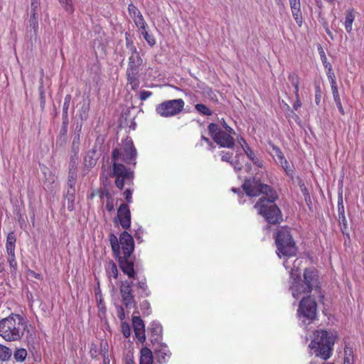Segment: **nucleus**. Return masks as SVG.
I'll return each mask as SVG.
<instances>
[{"label": "nucleus", "mask_w": 364, "mask_h": 364, "mask_svg": "<svg viewBox=\"0 0 364 364\" xmlns=\"http://www.w3.org/2000/svg\"><path fill=\"white\" fill-rule=\"evenodd\" d=\"M242 188L246 195L250 197L265 195V197H262L257 200L254 207L257 209L258 214L262 215L268 223L276 225L283 221L282 211L274 203L278 199V195L273 188L262 183L259 179L252 177L245 179Z\"/></svg>", "instance_id": "1"}, {"label": "nucleus", "mask_w": 364, "mask_h": 364, "mask_svg": "<svg viewBox=\"0 0 364 364\" xmlns=\"http://www.w3.org/2000/svg\"><path fill=\"white\" fill-rule=\"evenodd\" d=\"M26 328L27 321L23 316L11 314L0 321V336L6 341H20Z\"/></svg>", "instance_id": "2"}, {"label": "nucleus", "mask_w": 364, "mask_h": 364, "mask_svg": "<svg viewBox=\"0 0 364 364\" xmlns=\"http://www.w3.org/2000/svg\"><path fill=\"white\" fill-rule=\"evenodd\" d=\"M336 335L333 331L317 330L314 333V338L309 344L311 353L323 360H328L332 355Z\"/></svg>", "instance_id": "3"}, {"label": "nucleus", "mask_w": 364, "mask_h": 364, "mask_svg": "<svg viewBox=\"0 0 364 364\" xmlns=\"http://www.w3.org/2000/svg\"><path fill=\"white\" fill-rule=\"evenodd\" d=\"M120 151L116 148L112 151V169L109 174L111 177L114 178V184L120 190H122L125 183L128 186L134 184V172L125 167L121 163H119Z\"/></svg>", "instance_id": "4"}, {"label": "nucleus", "mask_w": 364, "mask_h": 364, "mask_svg": "<svg viewBox=\"0 0 364 364\" xmlns=\"http://www.w3.org/2000/svg\"><path fill=\"white\" fill-rule=\"evenodd\" d=\"M274 239L277 248V254L279 257L281 255L285 257L296 255L297 248L288 227L282 226L278 228Z\"/></svg>", "instance_id": "5"}, {"label": "nucleus", "mask_w": 364, "mask_h": 364, "mask_svg": "<svg viewBox=\"0 0 364 364\" xmlns=\"http://www.w3.org/2000/svg\"><path fill=\"white\" fill-rule=\"evenodd\" d=\"M306 287L301 291L300 286L294 284L293 287V297L298 299L303 294H308L311 292L314 288L318 287V275L317 270L311 267L306 269L304 272V281Z\"/></svg>", "instance_id": "6"}, {"label": "nucleus", "mask_w": 364, "mask_h": 364, "mask_svg": "<svg viewBox=\"0 0 364 364\" xmlns=\"http://www.w3.org/2000/svg\"><path fill=\"white\" fill-rule=\"evenodd\" d=\"M317 304L311 296L304 297L299 306L297 314L304 325L312 322L316 316Z\"/></svg>", "instance_id": "7"}, {"label": "nucleus", "mask_w": 364, "mask_h": 364, "mask_svg": "<svg viewBox=\"0 0 364 364\" xmlns=\"http://www.w3.org/2000/svg\"><path fill=\"white\" fill-rule=\"evenodd\" d=\"M185 102L182 99L166 100L158 105L156 112L164 117H171L180 114L184 108Z\"/></svg>", "instance_id": "8"}, {"label": "nucleus", "mask_w": 364, "mask_h": 364, "mask_svg": "<svg viewBox=\"0 0 364 364\" xmlns=\"http://www.w3.org/2000/svg\"><path fill=\"white\" fill-rule=\"evenodd\" d=\"M143 60L140 55L129 56L127 68V78L133 90L139 87V73Z\"/></svg>", "instance_id": "9"}, {"label": "nucleus", "mask_w": 364, "mask_h": 364, "mask_svg": "<svg viewBox=\"0 0 364 364\" xmlns=\"http://www.w3.org/2000/svg\"><path fill=\"white\" fill-rule=\"evenodd\" d=\"M119 150L120 151L119 160L121 159L127 164H133L134 166L136 164L137 152L130 137L125 139L123 141L122 149Z\"/></svg>", "instance_id": "10"}, {"label": "nucleus", "mask_w": 364, "mask_h": 364, "mask_svg": "<svg viewBox=\"0 0 364 364\" xmlns=\"http://www.w3.org/2000/svg\"><path fill=\"white\" fill-rule=\"evenodd\" d=\"M132 287H134L132 281H124L122 282L119 287L122 301L127 309H132L136 306Z\"/></svg>", "instance_id": "11"}, {"label": "nucleus", "mask_w": 364, "mask_h": 364, "mask_svg": "<svg viewBox=\"0 0 364 364\" xmlns=\"http://www.w3.org/2000/svg\"><path fill=\"white\" fill-rule=\"evenodd\" d=\"M232 133H235L234 130L230 127H227V132L221 131L220 133L214 137V141L221 147L232 148L235 145V140L231 136Z\"/></svg>", "instance_id": "12"}, {"label": "nucleus", "mask_w": 364, "mask_h": 364, "mask_svg": "<svg viewBox=\"0 0 364 364\" xmlns=\"http://www.w3.org/2000/svg\"><path fill=\"white\" fill-rule=\"evenodd\" d=\"M119 242L124 256L130 257L134 248V242L132 235L127 231H124L119 236Z\"/></svg>", "instance_id": "13"}, {"label": "nucleus", "mask_w": 364, "mask_h": 364, "mask_svg": "<svg viewBox=\"0 0 364 364\" xmlns=\"http://www.w3.org/2000/svg\"><path fill=\"white\" fill-rule=\"evenodd\" d=\"M117 217L122 228L127 230L131 225V212L126 203H122L117 210Z\"/></svg>", "instance_id": "14"}, {"label": "nucleus", "mask_w": 364, "mask_h": 364, "mask_svg": "<svg viewBox=\"0 0 364 364\" xmlns=\"http://www.w3.org/2000/svg\"><path fill=\"white\" fill-rule=\"evenodd\" d=\"M132 325L134 334L140 343H144L146 340L145 325L139 316L132 318Z\"/></svg>", "instance_id": "15"}, {"label": "nucleus", "mask_w": 364, "mask_h": 364, "mask_svg": "<svg viewBox=\"0 0 364 364\" xmlns=\"http://www.w3.org/2000/svg\"><path fill=\"white\" fill-rule=\"evenodd\" d=\"M154 354L157 362L159 364L166 363L171 355L168 347L166 344L161 343L154 350Z\"/></svg>", "instance_id": "16"}, {"label": "nucleus", "mask_w": 364, "mask_h": 364, "mask_svg": "<svg viewBox=\"0 0 364 364\" xmlns=\"http://www.w3.org/2000/svg\"><path fill=\"white\" fill-rule=\"evenodd\" d=\"M119 266L124 274H127L129 278L134 279V264L130 257L123 256L119 259Z\"/></svg>", "instance_id": "17"}, {"label": "nucleus", "mask_w": 364, "mask_h": 364, "mask_svg": "<svg viewBox=\"0 0 364 364\" xmlns=\"http://www.w3.org/2000/svg\"><path fill=\"white\" fill-rule=\"evenodd\" d=\"M291 11L296 23L301 26L303 23L300 0H289Z\"/></svg>", "instance_id": "18"}, {"label": "nucleus", "mask_w": 364, "mask_h": 364, "mask_svg": "<svg viewBox=\"0 0 364 364\" xmlns=\"http://www.w3.org/2000/svg\"><path fill=\"white\" fill-rule=\"evenodd\" d=\"M355 11L353 8L348 9L346 11L344 26L347 33H350L353 30V23L355 18Z\"/></svg>", "instance_id": "19"}, {"label": "nucleus", "mask_w": 364, "mask_h": 364, "mask_svg": "<svg viewBox=\"0 0 364 364\" xmlns=\"http://www.w3.org/2000/svg\"><path fill=\"white\" fill-rule=\"evenodd\" d=\"M82 129V124H77L75 134L73 136L72 146H71V152L78 154L80 144V134Z\"/></svg>", "instance_id": "20"}, {"label": "nucleus", "mask_w": 364, "mask_h": 364, "mask_svg": "<svg viewBox=\"0 0 364 364\" xmlns=\"http://www.w3.org/2000/svg\"><path fill=\"white\" fill-rule=\"evenodd\" d=\"M134 287L136 288L137 294L139 297H146L151 294L146 284V279L139 281L136 284H134Z\"/></svg>", "instance_id": "21"}, {"label": "nucleus", "mask_w": 364, "mask_h": 364, "mask_svg": "<svg viewBox=\"0 0 364 364\" xmlns=\"http://www.w3.org/2000/svg\"><path fill=\"white\" fill-rule=\"evenodd\" d=\"M16 237L14 232L8 234L6 242V249L8 255H15Z\"/></svg>", "instance_id": "22"}, {"label": "nucleus", "mask_w": 364, "mask_h": 364, "mask_svg": "<svg viewBox=\"0 0 364 364\" xmlns=\"http://www.w3.org/2000/svg\"><path fill=\"white\" fill-rule=\"evenodd\" d=\"M242 141L244 144H242V149L246 154L247 156L253 162L254 164L259 167H262V162L255 156L254 151L248 146L246 141L242 139Z\"/></svg>", "instance_id": "23"}, {"label": "nucleus", "mask_w": 364, "mask_h": 364, "mask_svg": "<svg viewBox=\"0 0 364 364\" xmlns=\"http://www.w3.org/2000/svg\"><path fill=\"white\" fill-rule=\"evenodd\" d=\"M149 331L151 333V336L154 340H158L162 336V326L158 321H152L149 327Z\"/></svg>", "instance_id": "24"}, {"label": "nucleus", "mask_w": 364, "mask_h": 364, "mask_svg": "<svg viewBox=\"0 0 364 364\" xmlns=\"http://www.w3.org/2000/svg\"><path fill=\"white\" fill-rule=\"evenodd\" d=\"M290 277L292 279L291 285L290 287V289L291 290V294H293V287L294 284L300 286V290H303L306 287L305 283L299 279V273L298 270L291 269L290 272Z\"/></svg>", "instance_id": "25"}, {"label": "nucleus", "mask_w": 364, "mask_h": 364, "mask_svg": "<svg viewBox=\"0 0 364 364\" xmlns=\"http://www.w3.org/2000/svg\"><path fill=\"white\" fill-rule=\"evenodd\" d=\"M140 364H153V353L146 347L141 350Z\"/></svg>", "instance_id": "26"}, {"label": "nucleus", "mask_w": 364, "mask_h": 364, "mask_svg": "<svg viewBox=\"0 0 364 364\" xmlns=\"http://www.w3.org/2000/svg\"><path fill=\"white\" fill-rule=\"evenodd\" d=\"M75 190H67L64 195L65 199L68 201L67 208L69 211H73L75 208Z\"/></svg>", "instance_id": "27"}, {"label": "nucleus", "mask_w": 364, "mask_h": 364, "mask_svg": "<svg viewBox=\"0 0 364 364\" xmlns=\"http://www.w3.org/2000/svg\"><path fill=\"white\" fill-rule=\"evenodd\" d=\"M95 151L94 149L87 151L84 159V164L85 167L87 168H91L96 164L97 159L95 158Z\"/></svg>", "instance_id": "28"}, {"label": "nucleus", "mask_w": 364, "mask_h": 364, "mask_svg": "<svg viewBox=\"0 0 364 364\" xmlns=\"http://www.w3.org/2000/svg\"><path fill=\"white\" fill-rule=\"evenodd\" d=\"M106 273L109 279L112 277L117 279L118 277V269L116 264L113 261H109L106 267Z\"/></svg>", "instance_id": "29"}, {"label": "nucleus", "mask_w": 364, "mask_h": 364, "mask_svg": "<svg viewBox=\"0 0 364 364\" xmlns=\"http://www.w3.org/2000/svg\"><path fill=\"white\" fill-rule=\"evenodd\" d=\"M331 90H332V94H333L334 102L336 105V107H338V109L339 110V112L342 115H344L345 111H344V109L343 108V106L341 104V98L339 96L338 87L331 88Z\"/></svg>", "instance_id": "30"}, {"label": "nucleus", "mask_w": 364, "mask_h": 364, "mask_svg": "<svg viewBox=\"0 0 364 364\" xmlns=\"http://www.w3.org/2000/svg\"><path fill=\"white\" fill-rule=\"evenodd\" d=\"M71 102V95H67L64 98L63 106V118L68 121V109Z\"/></svg>", "instance_id": "31"}, {"label": "nucleus", "mask_w": 364, "mask_h": 364, "mask_svg": "<svg viewBox=\"0 0 364 364\" xmlns=\"http://www.w3.org/2000/svg\"><path fill=\"white\" fill-rule=\"evenodd\" d=\"M109 242L112 250L115 255H119V240L117 236L112 233L109 235Z\"/></svg>", "instance_id": "32"}, {"label": "nucleus", "mask_w": 364, "mask_h": 364, "mask_svg": "<svg viewBox=\"0 0 364 364\" xmlns=\"http://www.w3.org/2000/svg\"><path fill=\"white\" fill-rule=\"evenodd\" d=\"M11 356V350L8 347L0 344V360L2 361H6L8 360Z\"/></svg>", "instance_id": "33"}, {"label": "nucleus", "mask_w": 364, "mask_h": 364, "mask_svg": "<svg viewBox=\"0 0 364 364\" xmlns=\"http://www.w3.org/2000/svg\"><path fill=\"white\" fill-rule=\"evenodd\" d=\"M61 6L69 14H73L75 11V6L73 0H58Z\"/></svg>", "instance_id": "34"}, {"label": "nucleus", "mask_w": 364, "mask_h": 364, "mask_svg": "<svg viewBox=\"0 0 364 364\" xmlns=\"http://www.w3.org/2000/svg\"><path fill=\"white\" fill-rule=\"evenodd\" d=\"M126 36H128V34L127 33ZM126 47L131 53L130 56L140 55L133 41L128 36H126Z\"/></svg>", "instance_id": "35"}, {"label": "nucleus", "mask_w": 364, "mask_h": 364, "mask_svg": "<svg viewBox=\"0 0 364 364\" xmlns=\"http://www.w3.org/2000/svg\"><path fill=\"white\" fill-rule=\"evenodd\" d=\"M326 75H327L328 79L331 84V87L333 88V87H337L336 75L333 70L332 66L330 68H326Z\"/></svg>", "instance_id": "36"}, {"label": "nucleus", "mask_w": 364, "mask_h": 364, "mask_svg": "<svg viewBox=\"0 0 364 364\" xmlns=\"http://www.w3.org/2000/svg\"><path fill=\"white\" fill-rule=\"evenodd\" d=\"M27 354V350L25 348H20L14 352V357L16 361L23 362Z\"/></svg>", "instance_id": "37"}, {"label": "nucleus", "mask_w": 364, "mask_h": 364, "mask_svg": "<svg viewBox=\"0 0 364 364\" xmlns=\"http://www.w3.org/2000/svg\"><path fill=\"white\" fill-rule=\"evenodd\" d=\"M90 109V104L87 102H84L80 109V117L82 120L87 119L88 112Z\"/></svg>", "instance_id": "38"}, {"label": "nucleus", "mask_w": 364, "mask_h": 364, "mask_svg": "<svg viewBox=\"0 0 364 364\" xmlns=\"http://www.w3.org/2000/svg\"><path fill=\"white\" fill-rule=\"evenodd\" d=\"M104 196L107 197V201L105 205V208L108 212H112L114 209V200L111 196L110 193L108 191L102 193Z\"/></svg>", "instance_id": "39"}, {"label": "nucleus", "mask_w": 364, "mask_h": 364, "mask_svg": "<svg viewBox=\"0 0 364 364\" xmlns=\"http://www.w3.org/2000/svg\"><path fill=\"white\" fill-rule=\"evenodd\" d=\"M195 109L200 114L205 116L212 115V111L205 105L203 104H197L195 106Z\"/></svg>", "instance_id": "40"}, {"label": "nucleus", "mask_w": 364, "mask_h": 364, "mask_svg": "<svg viewBox=\"0 0 364 364\" xmlns=\"http://www.w3.org/2000/svg\"><path fill=\"white\" fill-rule=\"evenodd\" d=\"M136 26L139 29H144V27H148L147 23H146L142 14L138 15L133 19Z\"/></svg>", "instance_id": "41"}, {"label": "nucleus", "mask_w": 364, "mask_h": 364, "mask_svg": "<svg viewBox=\"0 0 364 364\" xmlns=\"http://www.w3.org/2000/svg\"><path fill=\"white\" fill-rule=\"evenodd\" d=\"M209 133L212 136L213 139L216 137L222 131L218 126L215 123H210L208 127Z\"/></svg>", "instance_id": "42"}, {"label": "nucleus", "mask_w": 364, "mask_h": 364, "mask_svg": "<svg viewBox=\"0 0 364 364\" xmlns=\"http://www.w3.org/2000/svg\"><path fill=\"white\" fill-rule=\"evenodd\" d=\"M203 142H205L208 144L209 150H213L215 148L214 143L203 134L201 135L200 141L196 144V146H203Z\"/></svg>", "instance_id": "43"}, {"label": "nucleus", "mask_w": 364, "mask_h": 364, "mask_svg": "<svg viewBox=\"0 0 364 364\" xmlns=\"http://www.w3.org/2000/svg\"><path fill=\"white\" fill-rule=\"evenodd\" d=\"M78 154L72 153L70 157V164H69V169L71 170H77V166L78 163Z\"/></svg>", "instance_id": "44"}, {"label": "nucleus", "mask_w": 364, "mask_h": 364, "mask_svg": "<svg viewBox=\"0 0 364 364\" xmlns=\"http://www.w3.org/2000/svg\"><path fill=\"white\" fill-rule=\"evenodd\" d=\"M7 260L11 268V273H16L17 270V262L16 260L15 255H8Z\"/></svg>", "instance_id": "45"}, {"label": "nucleus", "mask_w": 364, "mask_h": 364, "mask_svg": "<svg viewBox=\"0 0 364 364\" xmlns=\"http://www.w3.org/2000/svg\"><path fill=\"white\" fill-rule=\"evenodd\" d=\"M141 310L142 311V313L144 316H149L151 313V308L150 303L144 300L141 304Z\"/></svg>", "instance_id": "46"}, {"label": "nucleus", "mask_w": 364, "mask_h": 364, "mask_svg": "<svg viewBox=\"0 0 364 364\" xmlns=\"http://www.w3.org/2000/svg\"><path fill=\"white\" fill-rule=\"evenodd\" d=\"M128 12L129 16L132 18V19L136 18V16H137L138 15L141 14L140 11L132 3L129 4L128 6Z\"/></svg>", "instance_id": "47"}, {"label": "nucleus", "mask_w": 364, "mask_h": 364, "mask_svg": "<svg viewBox=\"0 0 364 364\" xmlns=\"http://www.w3.org/2000/svg\"><path fill=\"white\" fill-rule=\"evenodd\" d=\"M141 34L150 46L152 47L156 44V39L152 34L149 33V32H141Z\"/></svg>", "instance_id": "48"}, {"label": "nucleus", "mask_w": 364, "mask_h": 364, "mask_svg": "<svg viewBox=\"0 0 364 364\" xmlns=\"http://www.w3.org/2000/svg\"><path fill=\"white\" fill-rule=\"evenodd\" d=\"M272 149L274 151L277 162L281 163L282 161V160H284L285 159L281 149L275 145H272Z\"/></svg>", "instance_id": "49"}, {"label": "nucleus", "mask_w": 364, "mask_h": 364, "mask_svg": "<svg viewBox=\"0 0 364 364\" xmlns=\"http://www.w3.org/2000/svg\"><path fill=\"white\" fill-rule=\"evenodd\" d=\"M279 164H280L281 166L284 168V170L285 171V172L287 173V174L288 176H292L293 171L290 168V166H289V163H288V161H287V160L286 159L282 160V161L281 163H279Z\"/></svg>", "instance_id": "50"}, {"label": "nucleus", "mask_w": 364, "mask_h": 364, "mask_svg": "<svg viewBox=\"0 0 364 364\" xmlns=\"http://www.w3.org/2000/svg\"><path fill=\"white\" fill-rule=\"evenodd\" d=\"M321 100V88L319 85H315V102L318 105Z\"/></svg>", "instance_id": "51"}, {"label": "nucleus", "mask_w": 364, "mask_h": 364, "mask_svg": "<svg viewBox=\"0 0 364 364\" xmlns=\"http://www.w3.org/2000/svg\"><path fill=\"white\" fill-rule=\"evenodd\" d=\"M134 190L132 188H127L125 190V191L123 193V196H124V198L127 203H132V194H133Z\"/></svg>", "instance_id": "52"}, {"label": "nucleus", "mask_w": 364, "mask_h": 364, "mask_svg": "<svg viewBox=\"0 0 364 364\" xmlns=\"http://www.w3.org/2000/svg\"><path fill=\"white\" fill-rule=\"evenodd\" d=\"M122 332L125 338H128L130 336L131 331L129 324L126 322H122Z\"/></svg>", "instance_id": "53"}, {"label": "nucleus", "mask_w": 364, "mask_h": 364, "mask_svg": "<svg viewBox=\"0 0 364 364\" xmlns=\"http://www.w3.org/2000/svg\"><path fill=\"white\" fill-rule=\"evenodd\" d=\"M37 19H38V15L31 14L29 23H30V26L32 27L35 30V31H36V29L38 27V23Z\"/></svg>", "instance_id": "54"}, {"label": "nucleus", "mask_w": 364, "mask_h": 364, "mask_svg": "<svg viewBox=\"0 0 364 364\" xmlns=\"http://www.w3.org/2000/svg\"><path fill=\"white\" fill-rule=\"evenodd\" d=\"M288 80L291 85L299 84L300 80L299 76L295 73H291L288 75Z\"/></svg>", "instance_id": "55"}, {"label": "nucleus", "mask_w": 364, "mask_h": 364, "mask_svg": "<svg viewBox=\"0 0 364 364\" xmlns=\"http://www.w3.org/2000/svg\"><path fill=\"white\" fill-rule=\"evenodd\" d=\"M39 6H40L39 1H35V2L31 3V10L32 15H38Z\"/></svg>", "instance_id": "56"}, {"label": "nucleus", "mask_w": 364, "mask_h": 364, "mask_svg": "<svg viewBox=\"0 0 364 364\" xmlns=\"http://www.w3.org/2000/svg\"><path fill=\"white\" fill-rule=\"evenodd\" d=\"M320 54H321V61L323 63V65L326 68H330L331 67L332 65H331V63L327 60V58L324 53V52L323 50H321L320 52Z\"/></svg>", "instance_id": "57"}, {"label": "nucleus", "mask_w": 364, "mask_h": 364, "mask_svg": "<svg viewBox=\"0 0 364 364\" xmlns=\"http://www.w3.org/2000/svg\"><path fill=\"white\" fill-rule=\"evenodd\" d=\"M221 155H222L221 160L223 161L230 162V163L232 162L230 160L232 156V153L222 151Z\"/></svg>", "instance_id": "58"}, {"label": "nucleus", "mask_w": 364, "mask_h": 364, "mask_svg": "<svg viewBox=\"0 0 364 364\" xmlns=\"http://www.w3.org/2000/svg\"><path fill=\"white\" fill-rule=\"evenodd\" d=\"M152 95V92H150V91H147V90H143L140 92V100H147L149 97H151Z\"/></svg>", "instance_id": "59"}, {"label": "nucleus", "mask_w": 364, "mask_h": 364, "mask_svg": "<svg viewBox=\"0 0 364 364\" xmlns=\"http://www.w3.org/2000/svg\"><path fill=\"white\" fill-rule=\"evenodd\" d=\"M117 316L121 320L123 321L125 318L124 310L122 306H119L117 307Z\"/></svg>", "instance_id": "60"}, {"label": "nucleus", "mask_w": 364, "mask_h": 364, "mask_svg": "<svg viewBox=\"0 0 364 364\" xmlns=\"http://www.w3.org/2000/svg\"><path fill=\"white\" fill-rule=\"evenodd\" d=\"M292 107L294 110H297L299 107H301V102L299 96L295 97V102H294Z\"/></svg>", "instance_id": "61"}, {"label": "nucleus", "mask_w": 364, "mask_h": 364, "mask_svg": "<svg viewBox=\"0 0 364 364\" xmlns=\"http://www.w3.org/2000/svg\"><path fill=\"white\" fill-rule=\"evenodd\" d=\"M76 178H77V170L74 171V170L69 169L68 179L76 181Z\"/></svg>", "instance_id": "62"}, {"label": "nucleus", "mask_w": 364, "mask_h": 364, "mask_svg": "<svg viewBox=\"0 0 364 364\" xmlns=\"http://www.w3.org/2000/svg\"><path fill=\"white\" fill-rule=\"evenodd\" d=\"M75 182H76V181H75V180L68 179V181H67V186H68L67 190H75Z\"/></svg>", "instance_id": "63"}, {"label": "nucleus", "mask_w": 364, "mask_h": 364, "mask_svg": "<svg viewBox=\"0 0 364 364\" xmlns=\"http://www.w3.org/2000/svg\"><path fill=\"white\" fill-rule=\"evenodd\" d=\"M143 230L141 229V228H139L136 233H135V237L136 238V240H138L139 241L141 242L142 240H141V235L143 234Z\"/></svg>", "instance_id": "64"}]
</instances>
